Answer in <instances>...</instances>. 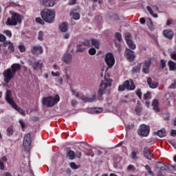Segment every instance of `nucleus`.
<instances>
[{"instance_id": "nucleus-57", "label": "nucleus", "mask_w": 176, "mask_h": 176, "mask_svg": "<svg viewBox=\"0 0 176 176\" xmlns=\"http://www.w3.org/2000/svg\"><path fill=\"white\" fill-rule=\"evenodd\" d=\"M6 37L3 35V34H0V42H6Z\"/></svg>"}, {"instance_id": "nucleus-5", "label": "nucleus", "mask_w": 176, "mask_h": 176, "mask_svg": "<svg viewBox=\"0 0 176 176\" xmlns=\"http://www.w3.org/2000/svg\"><path fill=\"white\" fill-rule=\"evenodd\" d=\"M59 101L60 96L58 95H56L54 97L49 96L47 98H43L42 103L47 107H53Z\"/></svg>"}, {"instance_id": "nucleus-7", "label": "nucleus", "mask_w": 176, "mask_h": 176, "mask_svg": "<svg viewBox=\"0 0 176 176\" xmlns=\"http://www.w3.org/2000/svg\"><path fill=\"white\" fill-rule=\"evenodd\" d=\"M150 126L142 124L139 126L138 134L143 137H147L150 133Z\"/></svg>"}, {"instance_id": "nucleus-13", "label": "nucleus", "mask_w": 176, "mask_h": 176, "mask_svg": "<svg viewBox=\"0 0 176 176\" xmlns=\"http://www.w3.org/2000/svg\"><path fill=\"white\" fill-rule=\"evenodd\" d=\"M147 11L148 13L155 19L158 18V14H154V12H158L159 11V8L157 6H153L152 8L151 6H147L146 8Z\"/></svg>"}, {"instance_id": "nucleus-47", "label": "nucleus", "mask_w": 176, "mask_h": 176, "mask_svg": "<svg viewBox=\"0 0 176 176\" xmlns=\"http://www.w3.org/2000/svg\"><path fill=\"white\" fill-rule=\"evenodd\" d=\"M83 47H89L90 46V41L89 40L85 41L83 43L81 44Z\"/></svg>"}, {"instance_id": "nucleus-1", "label": "nucleus", "mask_w": 176, "mask_h": 176, "mask_svg": "<svg viewBox=\"0 0 176 176\" xmlns=\"http://www.w3.org/2000/svg\"><path fill=\"white\" fill-rule=\"evenodd\" d=\"M5 99L7 102L16 111H17L21 115L25 116V111L20 109L16 102L14 101L12 98V92L10 90H7L5 96Z\"/></svg>"}, {"instance_id": "nucleus-17", "label": "nucleus", "mask_w": 176, "mask_h": 176, "mask_svg": "<svg viewBox=\"0 0 176 176\" xmlns=\"http://www.w3.org/2000/svg\"><path fill=\"white\" fill-rule=\"evenodd\" d=\"M40 4L45 7H54L55 6L54 0H39Z\"/></svg>"}, {"instance_id": "nucleus-54", "label": "nucleus", "mask_w": 176, "mask_h": 176, "mask_svg": "<svg viewBox=\"0 0 176 176\" xmlns=\"http://www.w3.org/2000/svg\"><path fill=\"white\" fill-rule=\"evenodd\" d=\"M144 98L145 100L151 99V93L150 92H147L146 94L144 95Z\"/></svg>"}, {"instance_id": "nucleus-8", "label": "nucleus", "mask_w": 176, "mask_h": 176, "mask_svg": "<svg viewBox=\"0 0 176 176\" xmlns=\"http://www.w3.org/2000/svg\"><path fill=\"white\" fill-rule=\"evenodd\" d=\"M104 61L109 67H112L116 63L114 56L111 53H108L105 55Z\"/></svg>"}, {"instance_id": "nucleus-28", "label": "nucleus", "mask_w": 176, "mask_h": 176, "mask_svg": "<svg viewBox=\"0 0 176 176\" xmlns=\"http://www.w3.org/2000/svg\"><path fill=\"white\" fill-rule=\"evenodd\" d=\"M70 16H72V19L76 21H78L80 19V15L75 10H72L70 12Z\"/></svg>"}, {"instance_id": "nucleus-14", "label": "nucleus", "mask_w": 176, "mask_h": 176, "mask_svg": "<svg viewBox=\"0 0 176 176\" xmlns=\"http://www.w3.org/2000/svg\"><path fill=\"white\" fill-rule=\"evenodd\" d=\"M62 60L66 65H71L73 61V56L69 53H65L62 57Z\"/></svg>"}, {"instance_id": "nucleus-46", "label": "nucleus", "mask_w": 176, "mask_h": 176, "mask_svg": "<svg viewBox=\"0 0 176 176\" xmlns=\"http://www.w3.org/2000/svg\"><path fill=\"white\" fill-rule=\"evenodd\" d=\"M65 74L66 78L67 80L70 79L71 76H70V74L68 72V67L65 68Z\"/></svg>"}, {"instance_id": "nucleus-21", "label": "nucleus", "mask_w": 176, "mask_h": 176, "mask_svg": "<svg viewBox=\"0 0 176 176\" xmlns=\"http://www.w3.org/2000/svg\"><path fill=\"white\" fill-rule=\"evenodd\" d=\"M143 153H144V157L148 160H151L153 159V155L151 152L150 148H148V147H146L144 148Z\"/></svg>"}, {"instance_id": "nucleus-63", "label": "nucleus", "mask_w": 176, "mask_h": 176, "mask_svg": "<svg viewBox=\"0 0 176 176\" xmlns=\"http://www.w3.org/2000/svg\"><path fill=\"white\" fill-rule=\"evenodd\" d=\"M170 135L173 137H175L176 136V130H171Z\"/></svg>"}, {"instance_id": "nucleus-12", "label": "nucleus", "mask_w": 176, "mask_h": 176, "mask_svg": "<svg viewBox=\"0 0 176 176\" xmlns=\"http://www.w3.org/2000/svg\"><path fill=\"white\" fill-rule=\"evenodd\" d=\"M124 56L126 58V60L130 62L133 61L135 58V54L134 52H133L130 49H126L124 52Z\"/></svg>"}, {"instance_id": "nucleus-29", "label": "nucleus", "mask_w": 176, "mask_h": 176, "mask_svg": "<svg viewBox=\"0 0 176 176\" xmlns=\"http://www.w3.org/2000/svg\"><path fill=\"white\" fill-rule=\"evenodd\" d=\"M8 162V159L6 157H2L0 159V170H5V166Z\"/></svg>"}, {"instance_id": "nucleus-23", "label": "nucleus", "mask_w": 176, "mask_h": 176, "mask_svg": "<svg viewBox=\"0 0 176 176\" xmlns=\"http://www.w3.org/2000/svg\"><path fill=\"white\" fill-rule=\"evenodd\" d=\"M102 108H89L87 109V112L91 114H98L102 112Z\"/></svg>"}, {"instance_id": "nucleus-31", "label": "nucleus", "mask_w": 176, "mask_h": 176, "mask_svg": "<svg viewBox=\"0 0 176 176\" xmlns=\"http://www.w3.org/2000/svg\"><path fill=\"white\" fill-rule=\"evenodd\" d=\"M153 109L155 112H160L159 102L157 100H153L152 103Z\"/></svg>"}, {"instance_id": "nucleus-36", "label": "nucleus", "mask_w": 176, "mask_h": 176, "mask_svg": "<svg viewBox=\"0 0 176 176\" xmlns=\"http://www.w3.org/2000/svg\"><path fill=\"white\" fill-rule=\"evenodd\" d=\"M130 157L131 158V160L136 161L138 160V152L135 151H132L131 155H130Z\"/></svg>"}, {"instance_id": "nucleus-35", "label": "nucleus", "mask_w": 176, "mask_h": 176, "mask_svg": "<svg viewBox=\"0 0 176 176\" xmlns=\"http://www.w3.org/2000/svg\"><path fill=\"white\" fill-rule=\"evenodd\" d=\"M156 134L160 137V138H163V137H166V131L165 129H162V130H160L159 131H157L156 133Z\"/></svg>"}, {"instance_id": "nucleus-33", "label": "nucleus", "mask_w": 176, "mask_h": 176, "mask_svg": "<svg viewBox=\"0 0 176 176\" xmlns=\"http://www.w3.org/2000/svg\"><path fill=\"white\" fill-rule=\"evenodd\" d=\"M59 30L61 32H66L68 30V25L65 23H63L59 26Z\"/></svg>"}, {"instance_id": "nucleus-4", "label": "nucleus", "mask_w": 176, "mask_h": 176, "mask_svg": "<svg viewBox=\"0 0 176 176\" xmlns=\"http://www.w3.org/2000/svg\"><path fill=\"white\" fill-rule=\"evenodd\" d=\"M112 85V80L108 75H105L104 76V80L101 81L100 89L98 91V96H102L106 92L107 88L109 87H111Z\"/></svg>"}, {"instance_id": "nucleus-30", "label": "nucleus", "mask_w": 176, "mask_h": 176, "mask_svg": "<svg viewBox=\"0 0 176 176\" xmlns=\"http://www.w3.org/2000/svg\"><path fill=\"white\" fill-rule=\"evenodd\" d=\"M137 104L138 105L136 106V107L135 109V111L138 116H140L143 111V108L141 106L140 101H138Z\"/></svg>"}, {"instance_id": "nucleus-59", "label": "nucleus", "mask_w": 176, "mask_h": 176, "mask_svg": "<svg viewBox=\"0 0 176 176\" xmlns=\"http://www.w3.org/2000/svg\"><path fill=\"white\" fill-rule=\"evenodd\" d=\"M51 74H52V76H56V77H59L60 76V72H52Z\"/></svg>"}, {"instance_id": "nucleus-62", "label": "nucleus", "mask_w": 176, "mask_h": 176, "mask_svg": "<svg viewBox=\"0 0 176 176\" xmlns=\"http://www.w3.org/2000/svg\"><path fill=\"white\" fill-rule=\"evenodd\" d=\"M71 103L72 107H76L78 104L77 101L75 100H72Z\"/></svg>"}, {"instance_id": "nucleus-53", "label": "nucleus", "mask_w": 176, "mask_h": 176, "mask_svg": "<svg viewBox=\"0 0 176 176\" xmlns=\"http://www.w3.org/2000/svg\"><path fill=\"white\" fill-rule=\"evenodd\" d=\"M96 53V49H94V48H91L90 50H89V54L90 55H95Z\"/></svg>"}, {"instance_id": "nucleus-6", "label": "nucleus", "mask_w": 176, "mask_h": 176, "mask_svg": "<svg viewBox=\"0 0 176 176\" xmlns=\"http://www.w3.org/2000/svg\"><path fill=\"white\" fill-rule=\"evenodd\" d=\"M3 80L6 83L8 84L11 80L15 76V74L12 73V69H8L3 73Z\"/></svg>"}, {"instance_id": "nucleus-56", "label": "nucleus", "mask_w": 176, "mask_h": 176, "mask_svg": "<svg viewBox=\"0 0 176 176\" xmlns=\"http://www.w3.org/2000/svg\"><path fill=\"white\" fill-rule=\"evenodd\" d=\"M147 25L152 27L153 25V21L151 19H147L146 21Z\"/></svg>"}, {"instance_id": "nucleus-37", "label": "nucleus", "mask_w": 176, "mask_h": 176, "mask_svg": "<svg viewBox=\"0 0 176 176\" xmlns=\"http://www.w3.org/2000/svg\"><path fill=\"white\" fill-rule=\"evenodd\" d=\"M142 68V65L140 64L138 65L137 66H135L133 69H132V72L133 73H138L140 72Z\"/></svg>"}, {"instance_id": "nucleus-18", "label": "nucleus", "mask_w": 176, "mask_h": 176, "mask_svg": "<svg viewBox=\"0 0 176 176\" xmlns=\"http://www.w3.org/2000/svg\"><path fill=\"white\" fill-rule=\"evenodd\" d=\"M3 45L5 47H8V50L10 53L14 52V45L12 42L5 41L4 43H3Z\"/></svg>"}, {"instance_id": "nucleus-61", "label": "nucleus", "mask_w": 176, "mask_h": 176, "mask_svg": "<svg viewBox=\"0 0 176 176\" xmlns=\"http://www.w3.org/2000/svg\"><path fill=\"white\" fill-rule=\"evenodd\" d=\"M169 89H176V80L174 81L173 84H171L169 87Z\"/></svg>"}, {"instance_id": "nucleus-25", "label": "nucleus", "mask_w": 176, "mask_h": 176, "mask_svg": "<svg viewBox=\"0 0 176 176\" xmlns=\"http://www.w3.org/2000/svg\"><path fill=\"white\" fill-rule=\"evenodd\" d=\"M66 156L69 160H73L76 157V153L74 151H72L71 148H67Z\"/></svg>"}, {"instance_id": "nucleus-16", "label": "nucleus", "mask_w": 176, "mask_h": 176, "mask_svg": "<svg viewBox=\"0 0 176 176\" xmlns=\"http://www.w3.org/2000/svg\"><path fill=\"white\" fill-rule=\"evenodd\" d=\"M124 85L125 87V89H126L129 91H132L135 89V85L133 83V81L132 80H126L124 82Z\"/></svg>"}, {"instance_id": "nucleus-26", "label": "nucleus", "mask_w": 176, "mask_h": 176, "mask_svg": "<svg viewBox=\"0 0 176 176\" xmlns=\"http://www.w3.org/2000/svg\"><path fill=\"white\" fill-rule=\"evenodd\" d=\"M156 167L160 168L162 171L168 170L169 167L164 163L158 162L156 164Z\"/></svg>"}, {"instance_id": "nucleus-58", "label": "nucleus", "mask_w": 176, "mask_h": 176, "mask_svg": "<svg viewBox=\"0 0 176 176\" xmlns=\"http://www.w3.org/2000/svg\"><path fill=\"white\" fill-rule=\"evenodd\" d=\"M19 123L20 124L22 129H24L25 128V124L22 120H20Z\"/></svg>"}, {"instance_id": "nucleus-52", "label": "nucleus", "mask_w": 176, "mask_h": 176, "mask_svg": "<svg viewBox=\"0 0 176 176\" xmlns=\"http://www.w3.org/2000/svg\"><path fill=\"white\" fill-rule=\"evenodd\" d=\"M136 95L138 96V98H139L140 99H142V93L141 89H138V90H137V91H136Z\"/></svg>"}, {"instance_id": "nucleus-45", "label": "nucleus", "mask_w": 176, "mask_h": 176, "mask_svg": "<svg viewBox=\"0 0 176 176\" xmlns=\"http://www.w3.org/2000/svg\"><path fill=\"white\" fill-rule=\"evenodd\" d=\"M170 57L171 59H173L175 61H176V52H170Z\"/></svg>"}, {"instance_id": "nucleus-48", "label": "nucleus", "mask_w": 176, "mask_h": 176, "mask_svg": "<svg viewBox=\"0 0 176 176\" xmlns=\"http://www.w3.org/2000/svg\"><path fill=\"white\" fill-rule=\"evenodd\" d=\"M115 36L119 42H120L122 40V35L120 33H116Z\"/></svg>"}, {"instance_id": "nucleus-49", "label": "nucleus", "mask_w": 176, "mask_h": 176, "mask_svg": "<svg viewBox=\"0 0 176 176\" xmlns=\"http://www.w3.org/2000/svg\"><path fill=\"white\" fill-rule=\"evenodd\" d=\"M3 33L9 38H11L12 36V32L10 30H6Z\"/></svg>"}, {"instance_id": "nucleus-2", "label": "nucleus", "mask_w": 176, "mask_h": 176, "mask_svg": "<svg viewBox=\"0 0 176 176\" xmlns=\"http://www.w3.org/2000/svg\"><path fill=\"white\" fill-rule=\"evenodd\" d=\"M10 14L11 15V18H8L6 25L10 26H16L22 23V17L20 14L14 12L13 11H10Z\"/></svg>"}, {"instance_id": "nucleus-38", "label": "nucleus", "mask_w": 176, "mask_h": 176, "mask_svg": "<svg viewBox=\"0 0 176 176\" xmlns=\"http://www.w3.org/2000/svg\"><path fill=\"white\" fill-rule=\"evenodd\" d=\"M37 39L39 41H43L44 40V32L42 31H39L37 36Z\"/></svg>"}, {"instance_id": "nucleus-55", "label": "nucleus", "mask_w": 176, "mask_h": 176, "mask_svg": "<svg viewBox=\"0 0 176 176\" xmlns=\"http://www.w3.org/2000/svg\"><path fill=\"white\" fill-rule=\"evenodd\" d=\"M126 87L124 86V83L122 85H120L118 87V91H123L125 90Z\"/></svg>"}, {"instance_id": "nucleus-64", "label": "nucleus", "mask_w": 176, "mask_h": 176, "mask_svg": "<svg viewBox=\"0 0 176 176\" xmlns=\"http://www.w3.org/2000/svg\"><path fill=\"white\" fill-rule=\"evenodd\" d=\"M134 169H135V167H134V166H133V165H129V166H128V167H127V170H134Z\"/></svg>"}, {"instance_id": "nucleus-39", "label": "nucleus", "mask_w": 176, "mask_h": 176, "mask_svg": "<svg viewBox=\"0 0 176 176\" xmlns=\"http://www.w3.org/2000/svg\"><path fill=\"white\" fill-rule=\"evenodd\" d=\"M7 135L8 136L12 135L14 133L13 126H10L7 129Z\"/></svg>"}, {"instance_id": "nucleus-41", "label": "nucleus", "mask_w": 176, "mask_h": 176, "mask_svg": "<svg viewBox=\"0 0 176 176\" xmlns=\"http://www.w3.org/2000/svg\"><path fill=\"white\" fill-rule=\"evenodd\" d=\"M85 50V47H84V46H82V45H80L78 46H77L76 47V52H82Z\"/></svg>"}, {"instance_id": "nucleus-60", "label": "nucleus", "mask_w": 176, "mask_h": 176, "mask_svg": "<svg viewBox=\"0 0 176 176\" xmlns=\"http://www.w3.org/2000/svg\"><path fill=\"white\" fill-rule=\"evenodd\" d=\"M76 3H77V0H69L68 4L69 6H74V5L76 4Z\"/></svg>"}, {"instance_id": "nucleus-11", "label": "nucleus", "mask_w": 176, "mask_h": 176, "mask_svg": "<svg viewBox=\"0 0 176 176\" xmlns=\"http://www.w3.org/2000/svg\"><path fill=\"white\" fill-rule=\"evenodd\" d=\"M124 38L129 47H130L132 50L136 49V45L133 43L132 41V36L131 34L126 33L124 36Z\"/></svg>"}, {"instance_id": "nucleus-50", "label": "nucleus", "mask_w": 176, "mask_h": 176, "mask_svg": "<svg viewBox=\"0 0 176 176\" xmlns=\"http://www.w3.org/2000/svg\"><path fill=\"white\" fill-rule=\"evenodd\" d=\"M69 166L72 169L74 170H76L79 168V166H78L74 162L70 163Z\"/></svg>"}, {"instance_id": "nucleus-3", "label": "nucleus", "mask_w": 176, "mask_h": 176, "mask_svg": "<svg viewBox=\"0 0 176 176\" xmlns=\"http://www.w3.org/2000/svg\"><path fill=\"white\" fill-rule=\"evenodd\" d=\"M41 16L45 22L52 23L55 20L56 12L54 10L45 9L41 12Z\"/></svg>"}, {"instance_id": "nucleus-40", "label": "nucleus", "mask_w": 176, "mask_h": 176, "mask_svg": "<svg viewBox=\"0 0 176 176\" xmlns=\"http://www.w3.org/2000/svg\"><path fill=\"white\" fill-rule=\"evenodd\" d=\"M18 49L21 53H23L26 51V47L23 45H19Z\"/></svg>"}, {"instance_id": "nucleus-42", "label": "nucleus", "mask_w": 176, "mask_h": 176, "mask_svg": "<svg viewBox=\"0 0 176 176\" xmlns=\"http://www.w3.org/2000/svg\"><path fill=\"white\" fill-rule=\"evenodd\" d=\"M144 168H145V169L148 171V173L149 175H153V171H152L151 167H150L148 165H146V166H144Z\"/></svg>"}, {"instance_id": "nucleus-43", "label": "nucleus", "mask_w": 176, "mask_h": 176, "mask_svg": "<svg viewBox=\"0 0 176 176\" xmlns=\"http://www.w3.org/2000/svg\"><path fill=\"white\" fill-rule=\"evenodd\" d=\"M160 64H161L160 68L162 69H163L166 66V61L164 60V59H162V60H160Z\"/></svg>"}, {"instance_id": "nucleus-10", "label": "nucleus", "mask_w": 176, "mask_h": 176, "mask_svg": "<svg viewBox=\"0 0 176 176\" xmlns=\"http://www.w3.org/2000/svg\"><path fill=\"white\" fill-rule=\"evenodd\" d=\"M31 134L28 133L24 135L23 145L26 150L29 149L31 146Z\"/></svg>"}, {"instance_id": "nucleus-32", "label": "nucleus", "mask_w": 176, "mask_h": 176, "mask_svg": "<svg viewBox=\"0 0 176 176\" xmlns=\"http://www.w3.org/2000/svg\"><path fill=\"white\" fill-rule=\"evenodd\" d=\"M91 45L96 49H99L100 48V41L99 40H97L96 38H91Z\"/></svg>"}, {"instance_id": "nucleus-34", "label": "nucleus", "mask_w": 176, "mask_h": 176, "mask_svg": "<svg viewBox=\"0 0 176 176\" xmlns=\"http://www.w3.org/2000/svg\"><path fill=\"white\" fill-rule=\"evenodd\" d=\"M168 65L169 67L170 71H175L176 70V63L173 60H170L168 63Z\"/></svg>"}, {"instance_id": "nucleus-44", "label": "nucleus", "mask_w": 176, "mask_h": 176, "mask_svg": "<svg viewBox=\"0 0 176 176\" xmlns=\"http://www.w3.org/2000/svg\"><path fill=\"white\" fill-rule=\"evenodd\" d=\"M35 21L37 23H39L40 25H45V21L43 20H42L41 18H36L35 19Z\"/></svg>"}, {"instance_id": "nucleus-9", "label": "nucleus", "mask_w": 176, "mask_h": 176, "mask_svg": "<svg viewBox=\"0 0 176 176\" xmlns=\"http://www.w3.org/2000/svg\"><path fill=\"white\" fill-rule=\"evenodd\" d=\"M30 52L32 55L38 56L43 54V47L40 45H34L31 47Z\"/></svg>"}, {"instance_id": "nucleus-27", "label": "nucleus", "mask_w": 176, "mask_h": 176, "mask_svg": "<svg viewBox=\"0 0 176 176\" xmlns=\"http://www.w3.org/2000/svg\"><path fill=\"white\" fill-rule=\"evenodd\" d=\"M96 98V95H93L91 97H86V96H81V100L85 102H94Z\"/></svg>"}, {"instance_id": "nucleus-24", "label": "nucleus", "mask_w": 176, "mask_h": 176, "mask_svg": "<svg viewBox=\"0 0 176 176\" xmlns=\"http://www.w3.org/2000/svg\"><path fill=\"white\" fill-rule=\"evenodd\" d=\"M21 65L16 63L12 65L10 68H9V69H11V72L14 73V75H16V72L21 70Z\"/></svg>"}, {"instance_id": "nucleus-20", "label": "nucleus", "mask_w": 176, "mask_h": 176, "mask_svg": "<svg viewBox=\"0 0 176 176\" xmlns=\"http://www.w3.org/2000/svg\"><path fill=\"white\" fill-rule=\"evenodd\" d=\"M32 67L34 70L42 69L43 63L41 60L36 61L32 64Z\"/></svg>"}, {"instance_id": "nucleus-19", "label": "nucleus", "mask_w": 176, "mask_h": 176, "mask_svg": "<svg viewBox=\"0 0 176 176\" xmlns=\"http://www.w3.org/2000/svg\"><path fill=\"white\" fill-rule=\"evenodd\" d=\"M163 35L169 40H172L174 37V32L169 29L165 30L163 31Z\"/></svg>"}, {"instance_id": "nucleus-22", "label": "nucleus", "mask_w": 176, "mask_h": 176, "mask_svg": "<svg viewBox=\"0 0 176 176\" xmlns=\"http://www.w3.org/2000/svg\"><path fill=\"white\" fill-rule=\"evenodd\" d=\"M147 83L150 88L156 89L159 86V83L152 80L151 78H147Z\"/></svg>"}, {"instance_id": "nucleus-15", "label": "nucleus", "mask_w": 176, "mask_h": 176, "mask_svg": "<svg viewBox=\"0 0 176 176\" xmlns=\"http://www.w3.org/2000/svg\"><path fill=\"white\" fill-rule=\"evenodd\" d=\"M151 64H152L151 60H146L143 63L142 72L144 74H148L150 72V67H151Z\"/></svg>"}, {"instance_id": "nucleus-51", "label": "nucleus", "mask_w": 176, "mask_h": 176, "mask_svg": "<svg viewBox=\"0 0 176 176\" xmlns=\"http://www.w3.org/2000/svg\"><path fill=\"white\" fill-rule=\"evenodd\" d=\"M133 128H134V124H129L126 127V131H129L130 130H132Z\"/></svg>"}]
</instances>
